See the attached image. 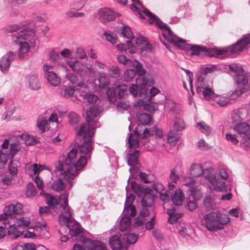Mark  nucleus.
Wrapping results in <instances>:
<instances>
[{"mask_svg":"<svg viewBox=\"0 0 250 250\" xmlns=\"http://www.w3.org/2000/svg\"><path fill=\"white\" fill-rule=\"evenodd\" d=\"M198 129L202 133L208 135L210 133V128L204 122H199L197 124Z\"/></svg>","mask_w":250,"mask_h":250,"instance_id":"obj_44","label":"nucleus"},{"mask_svg":"<svg viewBox=\"0 0 250 250\" xmlns=\"http://www.w3.org/2000/svg\"><path fill=\"white\" fill-rule=\"evenodd\" d=\"M118 62L122 64H124L127 66H130L132 65V61L126 57L124 55H120L117 56Z\"/></svg>","mask_w":250,"mask_h":250,"instance_id":"obj_47","label":"nucleus"},{"mask_svg":"<svg viewBox=\"0 0 250 250\" xmlns=\"http://www.w3.org/2000/svg\"><path fill=\"white\" fill-rule=\"evenodd\" d=\"M226 139L228 141L230 142L234 145H236L239 142L236 135H232L230 133H227L226 134Z\"/></svg>","mask_w":250,"mask_h":250,"instance_id":"obj_59","label":"nucleus"},{"mask_svg":"<svg viewBox=\"0 0 250 250\" xmlns=\"http://www.w3.org/2000/svg\"><path fill=\"white\" fill-rule=\"evenodd\" d=\"M154 83V81L150 79L143 78V79H136L135 83H132L129 88V91L134 97L139 96L140 99L135 104V106H144L146 111H151L154 110V107L150 105L151 99L160 92V90L155 87H152L150 89V96L147 97L148 88L147 86H150Z\"/></svg>","mask_w":250,"mask_h":250,"instance_id":"obj_3","label":"nucleus"},{"mask_svg":"<svg viewBox=\"0 0 250 250\" xmlns=\"http://www.w3.org/2000/svg\"><path fill=\"white\" fill-rule=\"evenodd\" d=\"M108 74L112 78H118L121 75L120 69L117 66H112L108 69Z\"/></svg>","mask_w":250,"mask_h":250,"instance_id":"obj_42","label":"nucleus"},{"mask_svg":"<svg viewBox=\"0 0 250 250\" xmlns=\"http://www.w3.org/2000/svg\"><path fill=\"white\" fill-rule=\"evenodd\" d=\"M173 127L177 131L184 129L186 128V125L183 120L180 118L176 119L173 124Z\"/></svg>","mask_w":250,"mask_h":250,"instance_id":"obj_43","label":"nucleus"},{"mask_svg":"<svg viewBox=\"0 0 250 250\" xmlns=\"http://www.w3.org/2000/svg\"><path fill=\"white\" fill-rule=\"evenodd\" d=\"M144 13L148 17V22L150 24L155 23L157 27L163 31L164 32L162 34L163 37L164 34H166L167 35L172 34V31L170 28L167 24L163 22L155 14L151 13L147 9H145L144 10Z\"/></svg>","mask_w":250,"mask_h":250,"instance_id":"obj_9","label":"nucleus"},{"mask_svg":"<svg viewBox=\"0 0 250 250\" xmlns=\"http://www.w3.org/2000/svg\"><path fill=\"white\" fill-rule=\"evenodd\" d=\"M20 29H21L20 26L17 24L8 25L4 28L5 32L7 33H13Z\"/></svg>","mask_w":250,"mask_h":250,"instance_id":"obj_56","label":"nucleus"},{"mask_svg":"<svg viewBox=\"0 0 250 250\" xmlns=\"http://www.w3.org/2000/svg\"><path fill=\"white\" fill-rule=\"evenodd\" d=\"M137 119L141 124H139L133 131V133L137 134V131L140 128L144 127V125H148L152 121V117L148 113H140L137 114Z\"/></svg>","mask_w":250,"mask_h":250,"instance_id":"obj_15","label":"nucleus"},{"mask_svg":"<svg viewBox=\"0 0 250 250\" xmlns=\"http://www.w3.org/2000/svg\"><path fill=\"white\" fill-rule=\"evenodd\" d=\"M16 57V53L13 51H8L0 60V66L1 71L6 74L8 71L11 63Z\"/></svg>","mask_w":250,"mask_h":250,"instance_id":"obj_12","label":"nucleus"},{"mask_svg":"<svg viewBox=\"0 0 250 250\" xmlns=\"http://www.w3.org/2000/svg\"><path fill=\"white\" fill-rule=\"evenodd\" d=\"M101 112V107L98 105H93L89 107L86 112V120L87 126L85 124H81L80 126L75 127L76 131V140L80 153L87 154L93 149L92 138L95 134V130L97 127L94 118Z\"/></svg>","mask_w":250,"mask_h":250,"instance_id":"obj_2","label":"nucleus"},{"mask_svg":"<svg viewBox=\"0 0 250 250\" xmlns=\"http://www.w3.org/2000/svg\"><path fill=\"white\" fill-rule=\"evenodd\" d=\"M234 130L243 138L250 133V125L248 123H241L235 125Z\"/></svg>","mask_w":250,"mask_h":250,"instance_id":"obj_18","label":"nucleus"},{"mask_svg":"<svg viewBox=\"0 0 250 250\" xmlns=\"http://www.w3.org/2000/svg\"><path fill=\"white\" fill-rule=\"evenodd\" d=\"M36 245L32 243H26L23 245L16 246V249H20V250H36Z\"/></svg>","mask_w":250,"mask_h":250,"instance_id":"obj_46","label":"nucleus"},{"mask_svg":"<svg viewBox=\"0 0 250 250\" xmlns=\"http://www.w3.org/2000/svg\"><path fill=\"white\" fill-rule=\"evenodd\" d=\"M138 239V235L135 233H129L127 235L126 241L129 244H135Z\"/></svg>","mask_w":250,"mask_h":250,"instance_id":"obj_58","label":"nucleus"},{"mask_svg":"<svg viewBox=\"0 0 250 250\" xmlns=\"http://www.w3.org/2000/svg\"><path fill=\"white\" fill-rule=\"evenodd\" d=\"M23 213V205L19 203L11 204L6 206L3 209V213L0 214V221L3 220V224L9 223L7 220L15 219V223L18 227L27 228L30 224L29 217H21Z\"/></svg>","mask_w":250,"mask_h":250,"instance_id":"obj_5","label":"nucleus"},{"mask_svg":"<svg viewBox=\"0 0 250 250\" xmlns=\"http://www.w3.org/2000/svg\"><path fill=\"white\" fill-rule=\"evenodd\" d=\"M148 131L149 135H155L159 138L163 137V133L162 130L156 126H154L150 129H148Z\"/></svg>","mask_w":250,"mask_h":250,"instance_id":"obj_49","label":"nucleus"},{"mask_svg":"<svg viewBox=\"0 0 250 250\" xmlns=\"http://www.w3.org/2000/svg\"><path fill=\"white\" fill-rule=\"evenodd\" d=\"M184 199V194L181 189H177L174 194L171 193V201L176 206H180Z\"/></svg>","mask_w":250,"mask_h":250,"instance_id":"obj_22","label":"nucleus"},{"mask_svg":"<svg viewBox=\"0 0 250 250\" xmlns=\"http://www.w3.org/2000/svg\"><path fill=\"white\" fill-rule=\"evenodd\" d=\"M167 213L169 215L168 222L170 224L176 223L182 216L181 213H177L176 210L174 208L167 209Z\"/></svg>","mask_w":250,"mask_h":250,"instance_id":"obj_26","label":"nucleus"},{"mask_svg":"<svg viewBox=\"0 0 250 250\" xmlns=\"http://www.w3.org/2000/svg\"><path fill=\"white\" fill-rule=\"evenodd\" d=\"M152 189L156 192L161 194V199L164 202H167L169 200V194H171L170 191L167 190L163 193L164 191V187L163 184L159 182H154L152 185Z\"/></svg>","mask_w":250,"mask_h":250,"instance_id":"obj_16","label":"nucleus"},{"mask_svg":"<svg viewBox=\"0 0 250 250\" xmlns=\"http://www.w3.org/2000/svg\"><path fill=\"white\" fill-rule=\"evenodd\" d=\"M69 66L74 71L78 72L82 69L81 64L78 61L70 62Z\"/></svg>","mask_w":250,"mask_h":250,"instance_id":"obj_60","label":"nucleus"},{"mask_svg":"<svg viewBox=\"0 0 250 250\" xmlns=\"http://www.w3.org/2000/svg\"><path fill=\"white\" fill-rule=\"evenodd\" d=\"M250 44V33L243 35L241 39L238 40L235 43L224 49L206 47V51H205L204 56L224 58L242 51Z\"/></svg>","mask_w":250,"mask_h":250,"instance_id":"obj_4","label":"nucleus"},{"mask_svg":"<svg viewBox=\"0 0 250 250\" xmlns=\"http://www.w3.org/2000/svg\"><path fill=\"white\" fill-rule=\"evenodd\" d=\"M134 134L135 135L134 137H132L133 134L131 133H130L129 134V136L128 137V143L129 146L130 148L139 147L140 146L139 139L145 138L149 136V133L148 131V129L147 128H145V129H144L143 133H139L138 131L137 134H136L134 133Z\"/></svg>","mask_w":250,"mask_h":250,"instance_id":"obj_13","label":"nucleus"},{"mask_svg":"<svg viewBox=\"0 0 250 250\" xmlns=\"http://www.w3.org/2000/svg\"><path fill=\"white\" fill-rule=\"evenodd\" d=\"M13 180V177L11 175L6 174L2 179V182L4 185L10 186Z\"/></svg>","mask_w":250,"mask_h":250,"instance_id":"obj_64","label":"nucleus"},{"mask_svg":"<svg viewBox=\"0 0 250 250\" xmlns=\"http://www.w3.org/2000/svg\"><path fill=\"white\" fill-rule=\"evenodd\" d=\"M121 34L122 36L128 39H132L134 38L131 28L128 26H124L122 28Z\"/></svg>","mask_w":250,"mask_h":250,"instance_id":"obj_41","label":"nucleus"},{"mask_svg":"<svg viewBox=\"0 0 250 250\" xmlns=\"http://www.w3.org/2000/svg\"><path fill=\"white\" fill-rule=\"evenodd\" d=\"M69 82V85L72 84L74 85L75 87L79 86L82 87L83 84L81 83L78 82V79L77 77L72 73H69L65 77V80L63 81L64 83Z\"/></svg>","mask_w":250,"mask_h":250,"instance_id":"obj_31","label":"nucleus"},{"mask_svg":"<svg viewBox=\"0 0 250 250\" xmlns=\"http://www.w3.org/2000/svg\"><path fill=\"white\" fill-rule=\"evenodd\" d=\"M119 99H122L127 94L128 86L126 84L117 85L115 87Z\"/></svg>","mask_w":250,"mask_h":250,"instance_id":"obj_36","label":"nucleus"},{"mask_svg":"<svg viewBox=\"0 0 250 250\" xmlns=\"http://www.w3.org/2000/svg\"><path fill=\"white\" fill-rule=\"evenodd\" d=\"M29 87L32 90H37L40 87V84L37 75L32 74L27 76Z\"/></svg>","mask_w":250,"mask_h":250,"instance_id":"obj_27","label":"nucleus"},{"mask_svg":"<svg viewBox=\"0 0 250 250\" xmlns=\"http://www.w3.org/2000/svg\"><path fill=\"white\" fill-rule=\"evenodd\" d=\"M40 194L44 196L46 200V203L50 207L53 208H57V205L59 204L58 200L54 196L50 195L49 194H46L44 193V190L41 191Z\"/></svg>","mask_w":250,"mask_h":250,"instance_id":"obj_30","label":"nucleus"},{"mask_svg":"<svg viewBox=\"0 0 250 250\" xmlns=\"http://www.w3.org/2000/svg\"><path fill=\"white\" fill-rule=\"evenodd\" d=\"M156 196L154 194L143 195L141 199V205L144 207L153 206Z\"/></svg>","mask_w":250,"mask_h":250,"instance_id":"obj_24","label":"nucleus"},{"mask_svg":"<svg viewBox=\"0 0 250 250\" xmlns=\"http://www.w3.org/2000/svg\"><path fill=\"white\" fill-rule=\"evenodd\" d=\"M204 204L207 211H211L213 209V200L209 197H206L204 200Z\"/></svg>","mask_w":250,"mask_h":250,"instance_id":"obj_54","label":"nucleus"},{"mask_svg":"<svg viewBox=\"0 0 250 250\" xmlns=\"http://www.w3.org/2000/svg\"><path fill=\"white\" fill-rule=\"evenodd\" d=\"M136 76L134 70L127 69L124 74V80L126 82L130 81Z\"/></svg>","mask_w":250,"mask_h":250,"instance_id":"obj_50","label":"nucleus"},{"mask_svg":"<svg viewBox=\"0 0 250 250\" xmlns=\"http://www.w3.org/2000/svg\"><path fill=\"white\" fill-rule=\"evenodd\" d=\"M204 174V169L201 165L193 164L190 168V174L193 177H198Z\"/></svg>","mask_w":250,"mask_h":250,"instance_id":"obj_21","label":"nucleus"},{"mask_svg":"<svg viewBox=\"0 0 250 250\" xmlns=\"http://www.w3.org/2000/svg\"><path fill=\"white\" fill-rule=\"evenodd\" d=\"M205 225L209 231H217L221 229V227L217 226V213L210 212L204 216Z\"/></svg>","mask_w":250,"mask_h":250,"instance_id":"obj_10","label":"nucleus"},{"mask_svg":"<svg viewBox=\"0 0 250 250\" xmlns=\"http://www.w3.org/2000/svg\"><path fill=\"white\" fill-rule=\"evenodd\" d=\"M144 186L141 184L137 183L135 181L131 182V188L138 196H142Z\"/></svg>","mask_w":250,"mask_h":250,"instance_id":"obj_39","label":"nucleus"},{"mask_svg":"<svg viewBox=\"0 0 250 250\" xmlns=\"http://www.w3.org/2000/svg\"><path fill=\"white\" fill-rule=\"evenodd\" d=\"M83 98L85 100H87L89 103H94L98 99L97 96L94 94L85 93L83 95Z\"/></svg>","mask_w":250,"mask_h":250,"instance_id":"obj_55","label":"nucleus"},{"mask_svg":"<svg viewBox=\"0 0 250 250\" xmlns=\"http://www.w3.org/2000/svg\"><path fill=\"white\" fill-rule=\"evenodd\" d=\"M99 77V86L101 89H106L109 84V79L104 73H100Z\"/></svg>","mask_w":250,"mask_h":250,"instance_id":"obj_32","label":"nucleus"},{"mask_svg":"<svg viewBox=\"0 0 250 250\" xmlns=\"http://www.w3.org/2000/svg\"><path fill=\"white\" fill-rule=\"evenodd\" d=\"M133 66L135 67V74H137L139 76L138 78H137V79H143V78H146L147 79H151V77L148 75L147 77L144 76L143 77L145 74H146V70L143 68L142 64L138 61H134L133 63Z\"/></svg>","mask_w":250,"mask_h":250,"instance_id":"obj_20","label":"nucleus"},{"mask_svg":"<svg viewBox=\"0 0 250 250\" xmlns=\"http://www.w3.org/2000/svg\"><path fill=\"white\" fill-rule=\"evenodd\" d=\"M106 94L109 99V100L111 102H113L116 101L117 96V91L116 90V88H111L109 87L107 89L106 91Z\"/></svg>","mask_w":250,"mask_h":250,"instance_id":"obj_45","label":"nucleus"},{"mask_svg":"<svg viewBox=\"0 0 250 250\" xmlns=\"http://www.w3.org/2000/svg\"><path fill=\"white\" fill-rule=\"evenodd\" d=\"M37 126L41 133L50 129V123L46 118L42 115H40L37 121Z\"/></svg>","mask_w":250,"mask_h":250,"instance_id":"obj_17","label":"nucleus"},{"mask_svg":"<svg viewBox=\"0 0 250 250\" xmlns=\"http://www.w3.org/2000/svg\"><path fill=\"white\" fill-rule=\"evenodd\" d=\"M246 92V89L245 87L237 88L232 92L231 95L230 96V97L231 99H236Z\"/></svg>","mask_w":250,"mask_h":250,"instance_id":"obj_53","label":"nucleus"},{"mask_svg":"<svg viewBox=\"0 0 250 250\" xmlns=\"http://www.w3.org/2000/svg\"><path fill=\"white\" fill-rule=\"evenodd\" d=\"M148 174L144 172H140L139 174V176L141 181L145 184H149L151 182V181L149 180L148 178Z\"/></svg>","mask_w":250,"mask_h":250,"instance_id":"obj_61","label":"nucleus"},{"mask_svg":"<svg viewBox=\"0 0 250 250\" xmlns=\"http://www.w3.org/2000/svg\"><path fill=\"white\" fill-rule=\"evenodd\" d=\"M104 35L105 36V39L112 44H114L116 42V38L111 32L105 31Z\"/></svg>","mask_w":250,"mask_h":250,"instance_id":"obj_57","label":"nucleus"},{"mask_svg":"<svg viewBox=\"0 0 250 250\" xmlns=\"http://www.w3.org/2000/svg\"><path fill=\"white\" fill-rule=\"evenodd\" d=\"M78 149L72 147L66 153L59 157L55 164L54 173L59 175L57 180L51 185L52 189L57 192L64 190L65 185L69 184L70 188L73 185V180L86 165L87 159L84 156L77 158Z\"/></svg>","mask_w":250,"mask_h":250,"instance_id":"obj_1","label":"nucleus"},{"mask_svg":"<svg viewBox=\"0 0 250 250\" xmlns=\"http://www.w3.org/2000/svg\"><path fill=\"white\" fill-rule=\"evenodd\" d=\"M109 243L111 248L113 250H119L122 246L120 238L116 235H114L109 238Z\"/></svg>","mask_w":250,"mask_h":250,"instance_id":"obj_28","label":"nucleus"},{"mask_svg":"<svg viewBox=\"0 0 250 250\" xmlns=\"http://www.w3.org/2000/svg\"><path fill=\"white\" fill-rule=\"evenodd\" d=\"M21 150L20 146L18 144L12 143L11 144L9 148L8 156L10 157V164L13 162V159L14 156Z\"/></svg>","mask_w":250,"mask_h":250,"instance_id":"obj_38","label":"nucleus"},{"mask_svg":"<svg viewBox=\"0 0 250 250\" xmlns=\"http://www.w3.org/2000/svg\"><path fill=\"white\" fill-rule=\"evenodd\" d=\"M35 33L34 30L30 28H25L21 30L20 33H17L14 35L13 40L15 42L20 44L19 49V56L22 57L24 54L26 53L29 50L30 46L27 42L28 41L32 46H34Z\"/></svg>","mask_w":250,"mask_h":250,"instance_id":"obj_7","label":"nucleus"},{"mask_svg":"<svg viewBox=\"0 0 250 250\" xmlns=\"http://www.w3.org/2000/svg\"><path fill=\"white\" fill-rule=\"evenodd\" d=\"M229 71L228 74L232 77L235 78L237 75L243 72L244 70L242 66L236 63H231L228 65Z\"/></svg>","mask_w":250,"mask_h":250,"instance_id":"obj_19","label":"nucleus"},{"mask_svg":"<svg viewBox=\"0 0 250 250\" xmlns=\"http://www.w3.org/2000/svg\"><path fill=\"white\" fill-rule=\"evenodd\" d=\"M69 123L72 125H75L78 124L80 121L79 116L75 112H71L68 115Z\"/></svg>","mask_w":250,"mask_h":250,"instance_id":"obj_48","label":"nucleus"},{"mask_svg":"<svg viewBox=\"0 0 250 250\" xmlns=\"http://www.w3.org/2000/svg\"><path fill=\"white\" fill-rule=\"evenodd\" d=\"M129 105L126 103L125 101H121L118 103L116 108L118 110L122 111L123 110L127 109Z\"/></svg>","mask_w":250,"mask_h":250,"instance_id":"obj_63","label":"nucleus"},{"mask_svg":"<svg viewBox=\"0 0 250 250\" xmlns=\"http://www.w3.org/2000/svg\"><path fill=\"white\" fill-rule=\"evenodd\" d=\"M68 84V85H63L62 86L61 92L62 94L66 98H68L73 94L74 88L75 87L74 85H69V83Z\"/></svg>","mask_w":250,"mask_h":250,"instance_id":"obj_37","label":"nucleus"},{"mask_svg":"<svg viewBox=\"0 0 250 250\" xmlns=\"http://www.w3.org/2000/svg\"><path fill=\"white\" fill-rule=\"evenodd\" d=\"M164 38L166 40L173 44L176 47L182 50L191 51V56H204L205 51H206V47L197 44H188L186 41L175 36L172 34L168 35L164 34Z\"/></svg>","mask_w":250,"mask_h":250,"instance_id":"obj_8","label":"nucleus"},{"mask_svg":"<svg viewBox=\"0 0 250 250\" xmlns=\"http://www.w3.org/2000/svg\"><path fill=\"white\" fill-rule=\"evenodd\" d=\"M203 95L206 100H209L211 98H214L215 94L211 88L205 87L203 91Z\"/></svg>","mask_w":250,"mask_h":250,"instance_id":"obj_51","label":"nucleus"},{"mask_svg":"<svg viewBox=\"0 0 250 250\" xmlns=\"http://www.w3.org/2000/svg\"><path fill=\"white\" fill-rule=\"evenodd\" d=\"M89 250H106L105 245L100 241H91Z\"/></svg>","mask_w":250,"mask_h":250,"instance_id":"obj_40","label":"nucleus"},{"mask_svg":"<svg viewBox=\"0 0 250 250\" xmlns=\"http://www.w3.org/2000/svg\"><path fill=\"white\" fill-rule=\"evenodd\" d=\"M35 186L32 182H29L27 185L26 195L27 197H32L35 196L36 194Z\"/></svg>","mask_w":250,"mask_h":250,"instance_id":"obj_52","label":"nucleus"},{"mask_svg":"<svg viewBox=\"0 0 250 250\" xmlns=\"http://www.w3.org/2000/svg\"><path fill=\"white\" fill-rule=\"evenodd\" d=\"M249 78L250 75L249 73L245 72V70H244L243 72L237 75L234 79L237 84L245 86L248 83Z\"/></svg>","mask_w":250,"mask_h":250,"instance_id":"obj_23","label":"nucleus"},{"mask_svg":"<svg viewBox=\"0 0 250 250\" xmlns=\"http://www.w3.org/2000/svg\"><path fill=\"white\" fill-rule=\"evenodd\" d=\"M130 225V217L129 215L128 214H125L120 221V230L124 231L128 229Z\"/></svg>","mask_w":250,"mask_h":250,"instance_id":"obj_29","label":"nucleus"},{"mask_svg":"<svg viewBox=\"0 0 250 250\" xmlns=\"http://www.w3.org/2000/svg\"><path fill=\"white\" fill-rule=\"evenodd\" d=\"M99 15V20L104 24L114 20L116 17L120 16V13L114 12L110 8H104L100 9Z\"/></svg>","mask_w":250,"mask_h":250,"instance_id":"obj_11","label":"nucleus"},{"mask_svg":"<svg viewBox=\"0 0 250 250\" xmlns=\"http://www.w3.org/2000/svg\"><path fill=\"white\" fill-rule=\"evenodd\" d=\"M180 139L179 133L177 131L171 130L167 133V142L169 144H175Z\"/></svg>","mask_w":250,"mask_h":250,"instance_id":"obj_33","label":"nucleus"},{"mask_svg":"<svg viewBox=\"0 0 250 250\" xmlns=\"http://www.w3.org/2000/svg\"><path fill=\"white\" fill-rule=\"evenodd\" d=\"M60 201H62L61 207L63 208L66 215L61 214L59 221L62 225L65 226L69 229V233L72 236H77L82 232L81 230L76 224L72 217L70 207L68 206V198L62 195L60 197Z\"/></svg>","mask_w":250,"mask_h":250,"instance_id":"obj_6","label":"nucleus"},{"mask_svg":"<svg viewBox=\"0 0 250 250\" xmlns=\"http://www.w3.org/2000/svg\"><path fill=\"white\" fill-rule=\"evenodd\" d=\"M217 226L221 227L222 229L224 228V225L227 224L229 222V218L225 213H217Z\"/></svg>","mask_w":250,"mask_h":250,"instance_id":"obj_34","label":"nucleus"},{"mask_svg":"<svg viewBox=\"0 0 250 250\" xmlns=\"http://www.w3.org/2000/svg\"><path fill=\"white\" fill-rule=\"evenodd\" d=\"M140 151L135 150L133 153L128 154L127 157V164L130 167H135L138 164Z\"/></svg>","mask_w":250,"mask_h":250,"instance_id":"obj_25","label":"nucleus"},{"mask_svg":"<svg viewBox=\"0 0 250 250\" xmlns=\"http://www.w3.org/2000/svg\"><path fill=\"white\" fill-rule=\"evenodd\" d=\"M205 179L208 181L211 186L214 188L218 189L219 190H221V188L218 187L217 186V180L216 176L210 172H209L204 175Z\"/></svg>","mask_w":250,"mask_h":250,"instance_id":"obj_35","label":"nucleus"},{"mask_svg":"<svg viewBox=\"0 0 250 250\" xmlns=\"http://www.w3.org/2000/svg\"><path fill=\"white\" fill-rule=\"evenodd\" d=\"M52 68V66L51 65L44 64L43 69L45 72V77L48 82L52 85L58 86L61 83V79L56 73L50 71Z\"/></svg>","mask_w":250,"mask_h":250,"instance_id":"obj_14","label":"nucleus"},{"mask_svg":"<svg viewBox=\"0 0 250 250\" xmlns=\"http://www.w3.org/2000/svg\"><path fill=\"white\" fill-rule=\"evenodd\" d=\"M155 224V216H154L150 220L147 221L145 224V228L147 230H151L154 227Z\"/></svg>","mask_w":250,"mask_h":250,"instance_id":"obj_62","label":"nucleus"}]
</instances>
